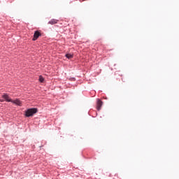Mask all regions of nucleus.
Returning <instances> with one entry per match:
<instances>
[{"label": "nucleus", "instance_id": "0eeeda50", "mask_svg": "<svg viewBox=\"0 0 179 179\" xmlns=\"http://www.w3.org/2000/svg\"><path fill=\"white\" fill-rule=\"evenodd\" d=\"M65 57H66L68 59H71V58H73V55L67 53L66 54Z\"/></svg>", "mask_w": 179, "mask_h": 179}, {"label": "nucleus", "instance_id": "6e6552de", "mask_svg": "<svg viewBox=\"0 0 179 179\" xmlns=\"http://www.w3.org/2000/svg\"><path fill=\"white\" fill-rule=\"evenodd\" d=\"M39 81L43 83V82H44V78H43V76H39Z\"/></svg>", "mask_w": 179, "mask_h": 179}, {"label": "nucleus", "instance_id": "9d476101", "mask_svg": "<svg viewBox=\"0 0 179 179\" xmlns=\"http://www.w3.org/2000/svg\"><path fill=\"white\" fill-rule=\"evenodd\" d=\"M83 1H86V0H83Z\"/></svg>", "mask_w": 179, "mask_h": 179}, {"label": "nucleus", "instance_id": "20e7f679", "mask_svg": "<svg viewBox=\"0 0 179 179\" xmlns=\"http://www.w3.org/2000/svg\"><path fill=\"white\" fill-rule=\"evenodd\" d=\"M3 99H4L6 100V101H8V102H10L12 103V99L9 98V96L6 94H4L3 96H2Z\"/></svg>", "mask_w": 179, "mask_h": 179}, {"label": "nucleus", "instance_id": "f03ea898", "mask_svg": "<svg viewBox=\"0 0 179 179\" xmlns=\"http://www.w3.org/2000/svg\"><path fill=\"white\" fill-rule=\"evenodd\" d=\"M41 36V33L38 31H36L34 34V38H33V41H36L37 38H38Z\"/></svg>", "mask_w": 179, "mask_h": 179}, {"label": "nucleus", "instance_id": "f257e3e1", "mask_svg": "<svg viewBox=\"0 0 179 179\" xmlns=\"http://www.w3.org/2000/svg\"><path fill=\"white\" fill-rule=\"evenodd\" d=\"M38 110L36 108H29L25 110V116L27 117H33L34 114L37 113Z\"/></svg>", "mask_w": 179, "mask_h": 179}, {"label": "nucleus", "instance_id": "1a4fd4ad", "mask_svg": "<svg viewBox=\"0 0 179 179\" xmlns=\"http://www.w3.org/2000/svg\"><path fill=\"white\" fill-rule=\"evenodd\" d=\"M0 101H1V102H3V100H2V99H0Z\"/></svg>", "mask_w": 179, "mask_h": 179}, {"label": "nucleus", "instance_id": "423d86ee", "mask_svg": "<svg viewBox=\"0 0 179 179\" xmlns=\"http://www.w3.org/2000/svg\"><path fill=\"white\" fill-rule=\"evenodd\" d=\"M58 23V20L52 19L48 22V24H57Z\"/></svg>", "mask_w": 179, "mask_h": 179}, {"label": "nucleus", "instance_id": "7ed1b4c3", "mask_svg": "<svg viewBox=\"0 0 179 179\" xmlns=\"http://www.w3.org/2000/svg\"><path fill=\"white\" fill-rule=\"evenodd\" d=\"M101 106H103V101H101V100L100 99H98L96 103V109L98 110V111H100V110H101Z\"/></svg>", "mask_w": 179, "mask_h": 179}, {"label": "nucleus", "instance_id": "39448f33", "mask_svg": "<svg viewBox=\"0 0 179 179\" xmlns=\"http://www.w3.org/2000/svg\"><path fill=\"white\" fill-rule=\"evenodd\" d=\"M11 103L16 104V106H22V101L19 99L12 100Z\"/></svg>", "mask_w": 179, "mask_h": 179}]
</instances>
